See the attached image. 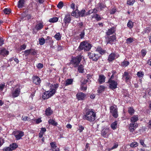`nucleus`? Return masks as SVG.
Segmentation results:
<instances>
[{
  "label": "nucleus",
  "instance_id": "62",
  "mask_svg": "<svg viewBox=\"0 0 151 151\" xmlns=\"http://www.w3.org/2000/svg\"><path fill=\"white\" fill-rule=\"evenodd\" d=\"M146 93H148L149 95L151 96V89L147 88L146 91Z\"/></svg>",
  "mask_w": 151,
  "mask_h": 151
},
{
  "label": "nucleus",
  "instance_id": "48",
  "mask_svg": "<svg viewBox=\"0 0 151 151\" xmlns=\"http://www.w3.org/2000/svg\"><path fill=\"white\" fill-rule=\"evenodd\" d=\"M30 54L32 55H35L37 53V51H36V50L32 48H30Z\"/></svg>",
  "mask_w": 151,
  "mask_h": 151
},
{
  "label": "nucleus",
  "instance_id": "23",
  "mask_svg": "<svg viewBox=\"0 0 151 151\" xmlns=\"http://www.w3.org/2000/svg\"><path fill=\"white\" fill-rule=\"evenodd\" d=\"M106 77L103 75H100L99 76L98 82L100 84H101L105 82Z\"/></svg>",
  "mask_w": 151,
  "mask_h": 151
},
{
  "label": "nucleus",
  "instance_id": "58",
  "mask_svg": "<svg viewBox=\"0 0 151 151\" xmlns=\"http://www.w3.org/2000/svg\"><path fill=\"white\" fill-rule=\"evenodd\" d=\"M116 11V8L114 7L112 8L110 11V13L111 14H113L115 13Z\"/></svg>",
  "mask_w": 151,
  "mask_h": 151
},
{
  "label": "nucleus",
  "instance_id": "44",
  "mask_svg": "<svg viewBox=\"0 0 151 151\" xmlns=\"http://www.w3.org/2000/svg\"><path fill=\"white\" fill-rule=\"evenodd\" d=\"M89 58L92 61L94 60V54L92 53H89L88 54Z\"/></svg>",
  "mask_w": 151,
  "mask_h": 151
},
{
  "label": "nucleus",
  "instance_id": "1",
  "mask_svg": "<svg viewBox=\"0 0 151 151\" xmlns=\"http://www.w3.org/2000/svg\"><path fill=\"white\" fill-rule=\"evenodd\" d=\"M83 56L78 55L76 57L72 56L70 64L73 65L75 68L77 67L81 61Z\"/></svg>",
  "mask_w": 151,
  "mask_h": 151
},
{
  "label": "nucleus",
  "instance_id": "22",
  "mask_svg": "<svg viewBox=\"0 0 151 151\" xmlns=\"http://www.w3.org/2000/svg\"><path fill=\"white\" fill-rule=\"evenodd\" d=\"M25 1L24 0H19L18 2L17 6L19 9H21L24 7Z\"/></svg>",
  "mask_w": 151,
  "mask_h": 151
},
{
  "label": "nucleus",
  "instance_id": "14",
  "mask_svg": "<svg viewBox=\"0 0 151 151\" xmlns=\"http://www.w3.org/2000/svg\"><path fill=\"white\" fill-rule=\"evenodd\" d=\"M32 79L33 83H34L38 86L40 85L41 80L38 76H33Z\"/></svg>",
  "mask_w": 151,
  "mask_h": 151
},
{
  "label": "nucleus",
  "instance_id": "7",
  "mask_svg": "<svg viewBox=\"0 0 151 151\" xmlns=\"http://www.w3.org/2000/svg\"><path fill=\"white\" fill-rule=\"evenodd\" d=\"M110 113L111 114L112 116L115 118H117L118 116L117 109L116 107L111 106L110 107Z\"/></svg>",
  "mask_w": 151,
  "mask_h": 151
},
{
  "label": "nucleus",
  "instance_id": "11",
  "mask_svg": "<svg viewBox=\"0 0 151 151\" xmlns=\"http://www.w3.org/2000/svg\"><path fill=\"white\" fill-rule=\"evenodd\" d=\"M52 93L50 92V90L49 91H46L43 93L42 95V98L44 100L47 99L54 95Z\"/></svg>",
  "mask_w": 151,
  "mask_h": 151
},
{
  "label": "nucleus",
  "instance_id": "3",
  "mask_svg": "<svg viewBox=\"0 0 151 151\" xmlns=\"http://www.w3.org/2000/svg\"><path fill=\"white\" fill-rule=\"evenodd\" d=\"M91 47V44L87 42H81L78 47L79 51L84 50L85 51L89 50Z\"/></svg>",
  "mask_w": 151,
  "mask_h": 151
},
{
  "label": "nucleus",
  "instance_id": "57",
  "mask_svg": "<svg viewBox=\"0 0 151 151\" xmlns=\"http://www.w3.org/2000/svg\"><path fill=\"white\" fill-rule=\"evenodd\" d=\"M36 67L38 69H40L43 68V65L42 64L39 63L36 65Z\"/></svg>",
  "mask_w": 151,
  "mask_h": 151
},
{
  "label": "nucleus",
  "instance_id": "17",
  "mask_svg": "<svg viewBox=\"0 0 151 151\" xmlns=\"http://www.w3.org/2000/svg\"><path fill=\"white\" fill-rule=\"evenodd\" d=\"M50 145L51 146L50 150H52V151H53L54 149H55L54 151H60L59 148H56L57 146L55 142H50Z\"/></svg>",
  "mask_w": 151,
  "mask_h": 151
},
{
  "label": "nucleus",
  "instance_id": "12",
  "mask_svg": "<svg viewBox=\"0 0 151 151\" xmlns=\"http://www.w3.org/2000/svg\"><path fill=\"white\" fill-rule=\"evenodd\" d=\"M59 84L58 83H55V84H51L50 85L51 88H50V92L52 93V94L54 95L56 92V90L57 88L59 87Z\"/></svg>",
  "mask_w": 151,
  "mask_h": 151
},
{
  "label": "nucleus",
  "instance_id": "37",
  "mask_svg": "<svg viewBox=\"0 0 151 151\" xmlns=\"http://www.w3.org/2000/svg\"><path fill=\"white\" fill-rule=\"evenodd\" d=\"M45 41L46 40H45L43 37H42L41 38H40L39 39V43L41 45H44L45 43Z\"/></svg>",
  "mask_w": 151,
  "mask_h": 151
},
{
  "label": "nucleus",
  "instance_id": "64",
  "mask_svg": "<svg viewBox=\"0 0 151 151\" xmlns=\"http://www.w3.org/2000/svg\"><path fill=\"white\" fill-rule=\"evenodd\" d=\"M46 129L45 127H42L41 128V130L40 132L44 134V133L46 132Z\"/></svg>",
  "mask_w": 151,
  "mask_h": 151
},
{
  "label": "nucleus",
  "instance_id": "43",
  "mask_svg": "<svg viewBox=\"0 0 151 151\" xmlns=\"http://www.w3.org/2000/svg\"><path fill=\"white\" fill-rule=\"evenodd\" d=\"M4 13L6 14H9L11 12V10L8 8H5L3 10Z\"/></svg>",
  "mask_w": 151,
  "mask_h": 151
},
{
  "label": "nucleus",
  "instance_id": "19",
  "mask_svg": "<svg viewBox=\"0 0 151 151\" xmlns=\"http://www.w3.org/2000/svg\"><path fill=\"white\" fill-rule=\"evenodd\" d=\"M106 7L105 5H104V4L99 3L96 6V9H95V10H96V11H98L100 10H101L103 9Z\"/></svg>",
  "mask_w": 151,
  "mask_h": 151
},
{
  "label": "nucleus",
  "instance_id": "54",
  "mask_svg": "<svg viewBox=\"0 0 151 151\" xmlns=\"http://www.w3.org/2000/svg\"><path fill=\"white\" fill-rule=\"evenodd\" d=\"M135 2L134 0H128L127 1V3L128 4L130 5H132Z\"/></svg>",
  "mask_w": 151,
  "mask_h": 151
},
{
  "label": "nucleus",
  "instance_id": "42",
  "mask_svg": "<svg viewBox=\"0 0 151 151\" xmlns=\"http://www.w3.org/2000/svg\"><path fill=\"white\" fill-rule=\"evenodd\" d=\"M105 87L103 86H101L98 88V89L97 90L98 93H101L102 91H104Z\"/></svg>",
  "mask_w": 151,
  "mask_h": 151
},
{
  "label": "nucleus",
  "instance_id": "13",
  "mask_svg": "<svg viewBox=\"0 0 151 151\" xmlns=\"http://www.w3.org/2000/svg\"><path fill=\"white\" fill-rule=\"evenodd\" d=\"M116 36L114 35L107 37L106 40L107 44H110L112 45L113 42L116 40Z\"/></svg>",
  "mask_w": 151,
  "mask_h": 151
},
{
  "label": "nucleus",
  "instance_id": "63",
  "mask_svg": "<svg viewBox=\"0 0 151 151\" xmlns=\"http://www.w3.org/2000/svg\"><path fill=\"white\" fill-rule=\"evenodd\" d=\"M26 47L27 45L25 44H23L22 45H21L20 50H25L26 49Z\"/></svg>",
  "mask_w": 151,
  "mask_h": 151
},
{
  "label": "nucleus",
  "instance_id": "35",
  "mask_svg": "<svg viewBox=\"0 0 151 151\" xmlns=\"http://www.w3.org/2000/svg\"><path fill=\"white\" fill-rule=\"evenodd\" d=\"M10 147L11 148L12 151L16 149L18 147V145L16 143H13L10 144L9 145Z\"/></svg>",
  "mask_w": 151,
  "mask_h": 151
},
{
  "label": "nucleus",
  "instance_id": "26",
  "mask_svg": "<svg viewBox=\"0 0 151 151\" xmlns=\"http://www.w3.org/2000/svg\"><path fill=\"white\" fill-rule=\"evenodd\" d=\"M115 31V28L114 27H112L108 29V31L106 32V34L108 35H110L113 34Z\"/></svg>",
  "mask_w": 151,
  "mask_h": 151
},
{
  "label": "nucleus",
  "instance_id": "40",
  "mask_svg": "<svg viewBox=\"0 0 151 151\" xmlns=\"http://www.w3.org/2000/svg\"><path fill=\"white\" fill-rule=\"evenodd\" d=\"M133 24L132 21L129 20L127 23V26L130 29H131L133 27Z\"/></svg>",
  "mask_w": 151,
  "mask_h": 151
},
{
  "label": "nucleus",
  "instance_id": "36",
  "mask_svg": "<svg viewBox=\"0 0 151 151\" xmlns=\"http://www.w3.org/2000/svg\"><path fill=\"white\" fill-rule=\"evenodd\" d=\"M129 62L125 60H124L123 62L121 63V66L123 67H126L129 65Z\"/></svg>",
  "mask_w": 151,
  "mask_h": 151
},
{
  "label": "nucleus",
  "instance_id": "34",
  "mask_svg": "<svg viewBox=\"0 0 151 151\" xmlns=\"http://www.w3.org/2000/svg\"><path fill=\"white\" fill-rule=\"evenodd\" d=\"M62 36L60 32L57 33L54 37L57 40H61Z\"/></svg>",
  "mask_w": 151,
  "mask_h": 151
},
{
  "label": "nucleus",
  "instance_id": "31",
  "mask_svg": "<svg viewBox=\"0 0 151 151\" xmlns=\"http://www.w3.org/2000/svg\"><path fill=\"white\" fill-rule=\"evenodd\" d=\"M48 123L49 124H50L54 126H56L58 125V123L52 119H49L48 121Z\"/></svg>",
  "mask_w": 151,
  "mask_h": 151
},
{
  "label": "nucleus",
  "instance_id": "52",
  "mask_svg": "<svg viewBox=\"0 0 151 151\" xmlns=\"http://www.w3.org/2000/svg\"><path fill=\"white\" fill-rule=\"evenodd\" d=\"M30 49L28 50H25L24 51L25 56H27L30 54Z\"/></svg>",
  "mask_w": 151,
  "mask_h": 151
},
{
  "label": "nucleus",
  "instance_id": "6",
  "mask_svg": "<svg viewBox=\"0 0 151 151\" xmlns=\"http://www.w3.org/2000/svg\"><path fill=\"white\" fill-rule=\"evenodd\" d=\"M13 133L14 135L17 140H19L21 139L22 137L24 135V132H23L19 130L14 131Z\"/></svg>",
  "mask_w": 151,
  "mask_h": 151
},
{
  "label": "nucleus",
  "instance_id": "53",
  "mask_svg": "<svg viewBox=\"0 0 151 151\" xmlns=\"http://www.w3.org/2000/svg\"><path fill=\"white\" fill-rule=\"evenodd\" d=\"M22 120L24 121H29L30 120V118L27 116H24V117L22 116Z\"/></svg>",
  "mask_w": 151,
  "mask_h": 151
},
{
  "label": "nucleus",
  "instance_id": "55",
  "mask_svg": "<svg viewBox=\"0 0 151 151\" xmlns=\"http://www.w3.org/2000/svg\"><path fill=\"white\" fill-rule=\"evenodd\" d=\"M94 9L92 10H90L88 11V12L86 13V16L89 15L92 13H94Z\"/></svg>",
  "mask_w": 151,
  "mask_h": 151
},
{
  "label": "nucleus",
  "instance_id": "4",
  "mask_svg": "<svg viewBox=\"0 0 151 151\" xmlns=\"http://www.w3.org/2000/svg\"><path fill=\"white\" fill-rule=\"evenodd\" d=\"M132 78L131 73L127 71L124 72L122 75V79L127 83L130 82Z\"/></svg>",
  "mask_w": 151,
  "mask_h": 151
},
{
  "label": "nucleus",
  "instance_id": "39",
  "mask_svg": "<svg viewBox=\"0 0 151 151\" xmlns=\"http://www.w3.org/2000/svg\"><path fill=\"white\" fill-rule=\"evenodd\" d=\"M151 30V29L150 27H146L144 30L142 32V33L143 35H144L145 33H148Z\"/></svg>",
  "mask_w": 151,
  "mask_h": 151
},
{
  "label": "nucleus",
  "instance_id": "45",
  "mask_svg": "<svg viewBox=\"0 0 151 151\" xmlns=\"http://www.w3.org/2000/svg\"><path fill=\"white\" fill-rule=\"evenodd\" d=\"M118 146V143L117 142H114L113 144V146L109 149L110 150H112L113 149L116 148Z\"/></svg>",
  "mask_w": 151,
  "mask_h": 151
},
{
  "label": "nucleus",
  "instance_id": "18",
  "mask_svg": "<svg viewBox=\"0 0 151 151\" xmlns=\"http://www.w3.org/2000/svg\"><path fill=\"white\" fill-rule=\"evenodd\" d=\"M76 97L78 100H83L86 95L84 93L82 92L78 93L76 95Z\"/></svg>",
  "mask_w": 151,
  "mask_h": 151
},
{
  "label": "nucleus",
  "instance_id": "25",
  "mask_svg": "<svg viewBox=\"0 0 151 151\" xmlns=\"http://www.w3.org/2000/svg\"><path fill=\"white\" fill-rule=\"evenodd\" d=\"M73 80L72 78H69L67 79L65 81V86H67L69 85H72L73 83Z\"/></svg>",
  "mask_w": 151,
  "mask_h": 151
},
{
  "label": "nucleus",
  "instance_id": "47",
  "mask_svg": "<svg viewBox=\"0 0 151 151\" xmlns=\"http://www.w3.org/2000/svg\"><path fill=\"white\" fill-rule=\"evenodd\" d=\"M63 6V2L62 1H60L57 5V7L59 9L62 8Z\"/></svg>",
  "mask_w": 151,
  "mask_h": 151
},
{
  "label": "nucleus",
  "instance_id": "27",
  "mask_svg": "<svg viewBox=\"0 0 151 151\" xmlns=\"http://www.w3.org/2000/svg\"><path fill=\"white\" fill-rule=\"evenodd\" d=\"M138 120L139 119L138 115H134L131 117L130 119V121L131 123H135L136 122H137Z\"/></svg>",
  "mask_w": 151,
  "mask_h": 151
},
{
  "label": "nucleus",
  "instance_id": "56",
  "mask_svg": "<svg viewBox=\"0 0 151 151\" xmlns=\"http://www.w3.org/2000/svg\"><path fill=\"white\" fill-rule=\"evenodd\" d=\"M3 151H12L10 147H5L3 149Z\"/></svg>",
  "mask_w": 151,
  "mask_h": 151
},
{
  "label": "nucleus",
  "instance_id": "28",
  "mask_svg": "<svg viewBox=\"0 0 151 151\" xmlns=\"http://www.w3.org/2000/svg\"><path fill=\"white\" fill-rule=\"evenodd\" d=\"M53 111L51 109L50 107H48L45 109V114L46 115L49 116L51 115Z\"/></svg>",
  "mask_w": 151,
  "mask_h": 151
},
{
  "label": "nucleus",
  "instance_id": "60",
  "mask_svg": "<svg viewBox=\"0 0 151 151\" xmlns=\"http://www.w3.org/2000/svg\"><path fill=\"white\" fill-rule=\"evenodd\" d=\"M79 128L78 130L80 132H81L83 131V130L84 129V128L81 125H79Z\"/></svg>",
  "mask_w": 151,
  "mask_h": 151
},
{
  "label": "nucleus",
  "instance_id": "33",
  "mask_svg": "<svg viewBox=\"0 0 151 151\" xmlns=\"http://www.w3.org/2000/svg\"><path fill=\"white\" fill-rule=\"evenodd\" d=\"M128 112L130 115H133L135 112V110L133 107H130L128 108Z\"/></svg>",
  "mask_w": 151,
  "mask_h": 151
},
{
  "label": "nucleus",
  "instance_id": "51",
  "mask_svg": "<svg viewBox=\"0 0 151 151\" xmlns=\"http://www.w3.org/2000/svg\"><path fill=\"white\" fill-rule=\"evenodd\" d=\"M71 15L72 16L75 17L76 18L78 17L77 15V11H76V9L75 10H73L71 13Z\"/></svg>",
  "mask_w": 151,
  "mask_h": 151
},
{
  "label": "nucleus",
  "instance_id": "20",
  "mask_svg": "<svg viewBox=\"0 0 151 151\" xmlns=\"http://www.w3.org/2000/svg\"><path fill=\"white\" fill-rule=\"evenodd\" d=\"M46 42L49 44L51 48L53 47V43L54 41L52 40V38L50 36H47L46 39Z\"/></svg>",
  "mask_w": 151,
  "mask_h": 151
},
{
  "label": "nucleus",
  "instance_id": "46",
  "mask_svg": "<svg viewBox=\"0 0 151 151\" xmlns=\"http://www.w3.org/2000/svg\"><path fill=\"white\" fill-rule=\"evenodd\" d=\"M117 125V122L116 121H115L114 122L112 123L111 125V128L113 129H115Z\"/></svg>",
  "mask_w": 151,
  "mask_h": 151
},
{
  "label": "nucleus",
  "instance_id": "16",
  "mask_svg": "<svg viewBox=\"0 0 151 151\" xmlns=\"http://www.w3.org/2000/svg\"><path fill=\"white\" fill-rule=\"evenodd\" d=\"M138 126V124L137 123H131L129 124V129L130 132H133Z\"/></svg>",
  "mask_w": 151,
  "mask_h": 151
},
{
  "label": "nucleus",
  "instance_id": "9",
  "mask_svg": "<svg viewBox=\"0 0 151 151\" xmlns=\"http://www.w3.org/2000/svg\"><path fill=\"white\" fill-rule=\"evenodd\" d=\"M71 20L72 19L70 15L68 13L65 14L63 21L65 25H68L70 22Z\"/></svg>",
  "mask_w": 151,
  "mask_h": 151
},
{
  "label": "nucleus",
  "instance_id": "59",
  "mask_svg": "<svg viewBox=\"0 0 151 151\" xmlns=\"http://www.w3.org/2000/svg\"><path fill=\"white\" fill-rule=\"evenodd\" d=\"M141 52L142 55L143 57H144L146 55L147 53L145 49H143L142 50Z\"/></svg>",
  "mask_w": 151,
  "mask_h": 151
},
{
  "label": "nucleus",
  "instance_id": "38",
  "mask_svg": "<svg viewBox=\"0 0 151 151\" xmlns=\"http://www.w3.org/2000/svg\"><path fill=\"white\" fill-rule=\"evenodd\" d=\"M58 20V18L56 17H54L53 18H50L49 20L50 22L52 23H55L57 22Z\"/></svg>",
  "mask_w": 151,
  "mask_h": 151
},
{
  "label": "nucleus",
  "instance_id": "30",
  "mask_svg": "<svg viewBox=\"0 0 151 151\" xmlns=\"http://www.w3.org/2000/svg\"><path fill=\"white\" fill-rule=\"evenodd\" d=\"M78 71L81 73H83L84 72V66L82 64L78 65Z\"/></svg>",
  "mask_w": 151,
  "mask_h": 151
},
{
  "label": "nucleus",
  "instance_id": "8",
  "mask_svg": "<svg viewBox=\"0 0 151 151\" xmlns=\"http://www.w3.org/2000/svg\"><path fill=\"white\" fill-rule=\"evenodd\" d=\"M107 83L109 84V87L112 90L114 89L117 87V83L114 80H109Z\"/></svg>",
  "mask_w": 151,
  "mask_h": 151
},
{
  "label": "nucleus",
  "instance_id": "10",
  "mask_svg": "<svg viewBox=\"0 0 151 151\" xmlns=\"http://www.w3.org/2000/svg\"><path fill=\"white\" fill-rule=\"evenodd\" d=\"M111 134L110 129L109 128H104L102 130L101 135L103 137L107 138Z\"/></svg>",
  "mask_w": 151,
  "mask_h": 151
},
{
  "label": "nucleus",
  "instance_id": "29",
  "mask_svg": "<svg viewBox=\"0 0 151 151\" xmlns=\"http://www.w3.org/2000/svg\"><path fill=\"white\" fill-rule=\"evenodd\" d=\"M115 57V54L114 53H111L109 56L108 60L109 62H111L114 59Z\"/></svg>",
  "mask_w": 151,
  "mask_h": 151
},
{
  "label": "nucleus",
  "instance_id": "21",
  "mask_svg": "<svg viewBox=\"0 0 151 151\" xmlns=\"http://www.w3.org/2000/svg\"><path fill=\"white\" fill-rule=\"evenodd\" d=\"M9 54V51L6 50L5 48H3L0 50V55H1L3 57H5V56L8 55Z\"/></svg>",
  "mask_w": 151,
  "mask_h": 151
},
{
  "label": "nucleus",
  "instance_id": "49",
  "mask_svg": "<svg viewBox=\"0 0 151 151\" xmlns=\"http://www.w3.org/2000/svg\"><path fill=\"white\" fill-rule=\"evenodd\" d=\"M133 41V39L132 37L128 38L126 40V42L127 44H130Z\"/></svg>",
  "mask_w": 151,
  "mask_h": 151
},
{
  "label": "nucleus",
  "instance_id": "24",
  "mask_svg": "<svg viewBox=\"0 0 151 151\" xmlns=\"http://www.w3.org/2000/svg\"><path fill=\"white\" fill-rule=\"evenodd\" d=\"M44 27L43 22H40L36 25L35 29L37 31H39L42 29Z\"/></svg>",
  "mask_w": 151,
  "mask_h": 151
},
{
  "label": "nucleus",
  "instance_id": "41",
  "mask_svg": "<svg viewBox=\"0 0 151 151\" xmlns=\"http://www.w3.org/2000/svg\"><path fill=\"white\" fill-rule=\"evenodd\" d=\"M138 145V143L136 142H132L130 145L131 147H136Z\"/></svg>",
  "mask_w": 151,
  "mask_h": 151
},
{
  "label": "nucleus",
  "instance_id": "2",
  "mask_svg": "<svg viewBox=\"0 0 151 151\" xmlns=\"http://www.w3.org/2000/svg\"><path fill=\"white\" fill-rule=\"evenodd\" d=\"M84 120H88L90 122L94 120V112L92 109H89L86 112V114L83 117Z\"/></svg>",
  "mask_w": 151,
  "mask_h": 151
},
{
  "label": "nucleus",
  "instance_id": "61",
  "mask_svg": "<svg viewBox=\"0 0 151 151\" xmlns=\"http://www.w3.org/2000/svg\"><path fill=\"white\" fill-rule=\"evenodd\" d=\"M137 75L139 77L141 78L143 77L144 74L142 72H138L137 73Z\"/></svg>",
  "mask_w": 151,
  "mask_h": 151
},
{
  "label": "nucleus",
  "instance_id": "32",
  "mask_svg": "<svg viewBox=\"0 0 151 151\" xmlns=\"http://www.w3.org/2000/svg\"><path fill=\"white\" fill-rule=\"evenodd\" d=\"M96 51L98 52L101 55L104 54L105 52V51L102 49L101 47H98L96 49Z\"/></svg>",
  "mask_w": 151,
  "mask_h": 151
},
{
  "label": "nucleus",
  "instance_id": "5",
  "mask_svg": "<svg viewBox=\"0 0 151 151\" xmlns=\"http://www.w3.org/2000/svg\"><path fill=\"white\" fill-rule=\"evenodd\" d=\"M16 87H18L17 88H16L14 90L12 91V96L13 98H15L19 96L20 93L21 86L20 84H17Z\"/></svg>",
  "mask_w": 151,
  "mask_h": 151
},
{
  "label": "nucleus",
  "instance_id": "15",
  "mask_svg": "<svg viewBox=\"0 0 151 151\" xmlns=\"http://www.w3.org/2000/svg\"><path fill=\"white\" fill-rule=\"evenodd\" d=\"M76 11H77L78 17H83L86 16V11L84 9H82L81 11H80L78 9H76Z\"/></svg>",
  "mask_w": 151,
  "mask_h": 151
},
{
  "label": "nucleus",
  "instance_id": "50",
  "mask_svg": "<svg viewBox=\"0 0 151 151\" xmlns=\"http://www.w3.org/2000/svg\"><path fill=\"white\" fill-rule=\"evenodd\" d=\"M102 18V17H101L100 15L98 14H96L95 15V19L97 21H100Z\"/></svg>",
  "mask_w": 151,
  "mask_h": 151
}]
</instances>
